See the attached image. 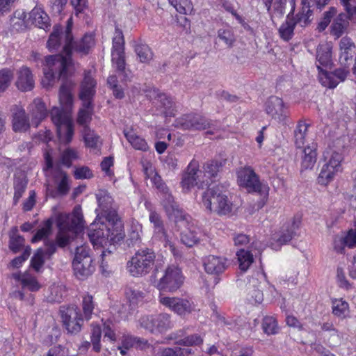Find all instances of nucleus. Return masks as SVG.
I'll return each mask as SVG.
<instances>
[{"mask_svg": "<svg viewBox=\"0 0 356 356\" xmlns=\"http://www.w3.org/2000/svg\"><path fill=\"white\" fill-rule=\"evenodd\" d=\"M98 207L95 211L106 222H95L90 225L88 236L94 245L106 246L116 243L124 237L123 224L119 218L113 199L105 190H98L95 194Z\"/></svg>", "mask_w": 356, "mask_h": 356, "instance_id": "1", "label": "nucleus"}, {"mask_svg": "<svg viewBox=\"0 0 356 356\" xmlns=\"http://www.w3.org/2000/svg\"><path fill=\"white\" fill-rule=\"evenodd\" d=\"M73 37L71 28L68 26L63 33L60 26H54L53 32L47 41V47L50 51H56L63 46V54L49 56L46 58L44 67L42 84L49 87L60 79H65L72 64L71 54Z\"/></svg>", "mask_w": 356, "mask_h": 356, "instance_id": "2", "label": "nucleus"}, {"mask_svg": "<svg viewBox=\"0 0 356 356\" xmlns=\"http://www.w3.org/2000/svg\"><path fill=\"white\" fill-rule=\"evenodd\" d=\"M225 163L226 160H210L200 169L198 161L192 160L182 176L181 185L184 192L188 193L195 186L202 189L209 186Z\"/></svg>", "mask_w": 356, "mask_h": 356, "instance_id": "3", "label": "nucleus"}, {"mask_svg": "<svg viewBox=\"0 0 356 356\" xmlns=\"http://www.w3.org/2000/svg\"><path fill=\"white\" fill-rule=\"evenodd\" d=\"M164 209L169 218H173L177 224H179V226L186 228L181 233L182 243L188 247H193L197 244L199 241V236L196 232L197 228L193 223H191V216L184 213V211L175 202L174 198L169 196L168 202L164 205Z\"/></svg>", "mask_w": 356, "mask_h": 356, "instance_id": "4", "label": "nucleus"}, {"mask_svg": "<svg viewBox=\"0 0 356 356\" xmlns=\"http://www.w3.org/2000/svg\"><path fill=\"white\" fill-rule=\"evenodd\" d=\"M57 226L59 229L57 243L60 247H64L81 232L83 227V217L76 211L72 216L60 214L57 218Z\"/></svg>", "mask_w": 356, "mask_h": 356, "instance_id": "5", "label": "nucleus"}, {"mask_svg": "<svg viewBox=\"0 0 356 356\" xmlns=\"http://www.w3.org/2000/svg\"><path fill=\"white\" fill-rule=\"evenodd\" d=\"M201 204L210 213L226 216L232 212V203L218 186L209 188L202 195Z\"/></svg>", "mask_w": 356, "mask_h": 356, "instance_id": "6", "label": "nucleus"}, {"mask_svg": "<svg viewBox=\"0 0 356 356\" xmlns=\"http://www.w3.org/2000/svg\"><path fill=\"white\" fill-rule=\"evenodd\" d=\"M95 86L96 82L90 72H86L79 94V97L83 102V108L80 109L77 118L78 123L86 128L91 120L90 109L92 99L95 94Z\"/></svg>", "mask_w": 356, "mask_h": 356, "instance_id": "7", "label": "nucleus"}, {"mask_svg": "<svg viewBox=\"0 0 356 356\" xmlns=\"http://www.w3.org/2000/svg\"><path fill=\"white\" fill-rule=\"evenodd\" d=\"M156 259L154 252L149 248L138 250L127 262V270L134 277H142L153 268Z\"/></svg>", "mask_w": 356, "mask_h": 356, "instance_id": "8", "label": "nucleus"}, {"mask_svg": "<svg viewBox=\"0 0 356 356\" xmlns=\"http://www.w3.org/2000/svg\"><path fill=\"white\" fill-rule=\"evenodd\" d=\"M51 117L56 127L60 142L64 144L70 143L72 139L74 130L69 113L59 108L54 107L51 111Z\"/></svg>", "mask_w": 356, "mask_h": 356, "instance_id": "9", "label": "nucleus"}, {"mask_svg": "<svg viewBox=\"0 0 356 356\" xmlns=\"http://www.w3.org/2000/svg\"><path fill=\"white\" fill-rule=\"evenodd\" d=\"M90 251L89 247L86 245L76 248L72 264L75 275L81 280L91 275L95 269Z\"/></svg>", "mask_w": 356, "mask_h": 356, "instance_id": "10", "label": "nucleus"}, {"mask_svg": "<svg viewBox=\"0 0 356 356\" xmlns=\"http://www.w3.org/2000/svg\"><path fill=\"white\" fill-rule=\"evenodd\" d=\"M184 280L181 269L175 265H170L165 270L155 286L160 291L174 293L182 286Z\"/></svg>", "mask_w": 356, "mask_h": 356, "instance_id": "11", "label": "nucleus"}, {"mask_svg": "<svg viewBox=\"0 0 356 356\" xmlns=\"http://www.w3.org/2000/svg\"><path fill=\"white\" fill-rule=\"evenodd\" d=\"M141 327L152 334H161L172 327L170 315L161 313L154 315H146L139 319Z\"/></svg>", "mask_w": 356, "mask_h": 356, "instance_id": "12", "label": "nucleus"}, {"mask_svg": "<svg viewBox=\"0 0 356 356\" xmlns=\"http://www.w3.org/2000/svg\"><path fill=\"white\" fill-rule=\"evenodd\" d=\"M111 56L113 65L116 68L119 75H123L124 79L126 81L128 76L125 70L124 40L122 31L118 28H115L113 38Z\"/></svg>", "mask_w": 356, "mask_h": 356, "instance_id": "13", "label": "nucleus"}, {"mask_svg": "<svg viewBox=\"0 0 356 356\" xmlns=\"http://www.w3.org/2000/svg\"><path fill=\"white\" fill-rule=\"evenodd\" d=\"M343 157L341 154L334 152L332 153L328 161L325 163L318 177V182L321 185L326 186L331 182L334 177L342 172L341 163Z\"/></svg>", "mask_w": 356, "mask_h": 356, "instance_id": "14", "label": "nucleus"}, {"mask_svg": "<svg viewBox=\"0 0 356 356\" xmlns=\"http://www.w3.org/2000/svg\"><path fill=\"white\" fill-rule=\"evenodd\" d=\"M159 302L161 305L179 316H186L195 310L194 303L186 298L169 297L160 293Z\"/></svg>", "mask_w": 356, "mask_h": 356, "instance_id": "15", "label": "nucleus"}, {"mask_svg": "<svg viewBox=\"0 0 356 356\" xmlns=\"http://www.w3.org/2000/svg\"><path fill=\"white\" fill-rule=\"evenodd\" d=\"M237 175L239 185L245 188L248 192L261 193L266 191V186L259 181L258 176L251 167L245 166L240 169Z\"/></svg>", "mask_w": 356, "mask_h": 356, "instance_id": "16", "label": "nucleus"}, {"mask_svg": "<svg viewBox=\"0 0 356 356\" xmlns=\"http://www.w3.org/2000/svg\"><path fill=\"white\" fill-rule=\"evenodd\" d=\"M301 224V217L300 216H294L291 221L282 229L279 234H275L273 240L275 243H271L272 248L279 250L280 246L289 242L296 234Z\"/></svg>", "mask_w": 356, "mask_h": 356, "instance_id": "17", "label": "nucleus"}, {"mask_svg": "<svg viewBox=\"0 0 356 356\" xmlns=\"http://www.w3.org/2000/svg\"><path fill=\"white\" fill-rule=\"evenodd\" d=\"M60 313L63 323L68 332L75 334L81 330L83 318L77 307L63 308Z\"/></svg>", "mask_w": 356, "mask_h": 356, "instance_id": "18", "label": "nucleus"}, {"mask_svg": "<svg viewBox=\"0 0 356 356\" xmlns=\"http://www.w3.org/2000/svg\"><path fill=\"white\" fill-rule=\"evenodd\" d=\"M177 127L185 130H204L211 128V122L206 118L198 114L182 115L176 120Z\"/></svg>", "mask_w": 356, "mask_h": 356, "instance_id": "19", "label": "nucleus"}, {"mask_svg": "<svg viewBox=\"0 0 356 356\" xmlns=\"http://www.w3.org/2000/svg\"><path fill=\"white\" fill-rule=\"evenodd\" d=\"M266 113L275 120L282 122L287 115L286 108L282 99L272 96L266 102Z\"/></svg>", "mask_w": 356, "mask_h": 356, "instance_id": "20", "label": "nucleus"}, {"mask_svg": "<svg viewBox=\"0 0 356 356\" xmlns=\"http://www.w3.org/2000/svg\"><path fill=\"white\" fill-rule=\"evenodd\" d=\"M45 246V248H38L31 261V266L37 272L42 268L46 258H49L56 250V246L52 241L47 243Z\"/></svg>", "mask_w": 356, "mask_h": 356, "instance_id": "21", "label": "nucleus"}, {"mask_svg": "<svg viewBox=\"0 0 356 356\" xmlns=\"http://www.w3.org/2000/svg\"><path fill=\"white\" fill-rule=\"evenodd\" d=\"M34 86V75L31 69L26 66L20 67L17 72V88L22 91H30Z\"/></svg>", "mask_w": 356, "mask_h": 356, "instance_id": "22", "label": "nucleus"}, {"mask_svg": "<svg viewBox=\"0 0 356 356\" xmlns=\"http://www.w3.org/2000/svg\"><path fill=\"white\" fill-rule=\"evenodd\" d=\"M227 266V259L222 257L209 255L204 259V270L211 275H220Z\"/></svg>", "mask_w": 356, "mask_h": 356, "instance_id": "23", "label": "nucleus"}, {"mask_svg": "<svg viewBox=\"0 0 356 356\" xmlns=\"http://www.w3.org/2000/svg\"><path fill=\"white\" fill-rule=\"evenodd\" d=\"M12 125L15 132H26L29 130V119L22 107L15 106L13 108Z\"/></svg>", "mask_w": 356, "mask_h": 356, "instance_id": "24", "label": "nucleus"}, {"mask_svg": "<svg viewBox=\"0 0 356 356\" xmlns=\"http://www.w3.org/2000/svg\"><path fill=\"white\" fill-rule=\"evenodd\" d=\"M339 62L343 66L349 65V61L352 60L355 54V46L352 40L348 37H343L339 42Z\"/></svg>", "mask_w": 356, "mask_h": 356, "instance_id": "25", "label": "nucleus"}, {"mask_svg": "<svg viewBox=\"0 0 356 356\" xmlns=\"http://www.w3.org/2000/svg\"><path fill=\"white\" fill-rule=\"evenodd\" d=\"M332 44L331 42H324L319 44L316 49V60L318 65L330 67L332 64Z\"/></svg>", "mask_w": 356, "mask_h": 356, "instance_id": "26", "label": "nucleus"}, {"mask_svg": "<svg viewBox=\"0 0 356 356\" xmlns=\"http://www.w3.org/2000/svg\"><path fill=\"white\" fill-rule=\"evenodd\" d=\"M32 124L37 127L47 115V108L44 102L40 99H35L29 106Z\"/></svg>", "mask_w": 356, "mask_h": 356, "instance_id": "27", "label": "nucleus"}, {"mask_svg": "<svg viewBox=\"0 0 356 356\" xmlns=\"http://www.w3.org/2000/svg\"><path fill=\"white\" fill-rule=\"evenodd\" d=\"M273 22L282 17L285 13L286 0H263Z\"/></svg>", "mask_w": 356, "mask_h": 356, "instance_id": "28", "label": "nucleus"}, {"mask_svg": "<svg viewBox=\"0 0 356 356\" xmlns=\"http://www.w3.org/2000/svg\"><path fill=\"white\" fill-rule=\"evenodd\" d=\"M12 277L19 282L23 288H27L31 291H38L40 288L36 278L28 273H15Z\"/></svg>", "mask_w": 356, "mask_h": 356, "instance_id": "29", "label": "nucleus"}, {"mask_svg": "<svg viewBox=\"0 0 356 356\" xmlns=\"http://www.w3.org/2000/svg\"><path fill=\"white\" fill-rule=\"evenodd\" d=\"M30 19L33 24L40 29L49 26V18L47 14L40 7H35L30 13Z\"/></svg>", "mask_w": 356, "mask_h": 356, "instance_id": "30", "label": "nucleus"}, {"mask_svg": "<svg viewBox=\"0 0 356 356\" xmlns=\"http://www.w3.org/2000/svg\"><path fill=\"white\" fill-rule=\"evenodd\" d=\"M349 24L347 15L344 13H340L334 19L331 25V34L337 38H340Z\"/></svg>", "mask_w": 356, "mask_h": 356, "instance_id": "31", "label": "nucleus"}, {"mask_svg": "<svg viewBox=\"0 0 356 356\" xmlns=\"http://www.w3.org/2000/svg\"><path fill=\"white\" fill-rule=\"evenodd\" d=\"M125 295L131 307H136L143 302L145 293L137 286H128L125 290Z\"/></svg>", "mask_w": 356, "mask_h": 356, "instance_id": "32", "label": "nucleus"}, {"mask_svg": "<svg viewBox=\"0 0 356 356\" xmlns=\"http://www.w3.org/2000/svg\"><path fill=\"white\" fill-rule=\"evenodd\" d=\"M302 154V168L305 170L312 169L316 161L317 154L315 145L307 146L303 149Z\"/></svg>", "mask_w": 356, "mask_h": 356, "instance_id": "33", "label": "nucleus"}, {"mask_svg": "<svg viewBox=\"0 0 356 356\" xmlns=\"http://www.w3.org/2000/svg\"><path fill=\"white\" fill-rule=\"evenodd\" d=\"M124 136L131 146L136 149L147 151L148 145L145 139L138 136L132 129L124 131Z\"/></svg>", "mask_w": 356, "mask_h": 356, "instance_id": "34", "label": "nucleus"}, {"mask_svg": "<svg viewBox=\"0 0 356 356\" xmlns=\"http://www.w3.org/2000/svg\"><path fill=\"white\" fill-rule=\"evenodd\" d=\"M309 124L304 121H299L294 130V142L297 147H302L306 139Z\"/></svg>", "mask_w": 356, "mask_h": 356, "instance_id": "35", "label": "nucleus"}, {"mask_svg": "<svg viewBox=\"0 0 356 356\" xmlns=\"http://www.w3.org/2000/svg\"><path fill=\"white\" fill-rule=\"evenodd\" d=\"M153 238L163 243L165 247L168 246L171 252L175 254V245L171 241V238L168 234L164 225L153 230Z\"/></svg>", "mask_w": 356, "mask_h": 356, "instance_id": "36", "label": "nucleus"}, {"mask_svg": "<svg viewBox=\"0 0 356 356\" xmlns=\"http://www.w3.org/2000/svg\"><path fill=\"white\" fill-rule=\"evenodd\" d=\"M95 44L94 36L92 34H86L80 41L72 43V48L77 52L86 54L90 49Z\"/></svg>", "mask_w": 356, "mask_h": 356, "instance_id": "37", "label": "nucleus"}, {"mask_svg": "<svg viewBox=\"0 0 356 356\" xmlns=\"http://www.w3.org/2000/svg\"><path fill=\"white\" fill-rule=\"evenodd\" d=\"M318 70V78L321 83L328 88H334L339 84V81L335 79L333 72H327L323 70L320 65H317Z\"/></svg>", "mask_w": 356, "mask_h": 356, "instance_id": "38", "label": "nucleus"}, {"mask_svg": "<svg viewBox=\"0 0 356 356\" xmlns=\"http://www.w3.org/2000/svg\"><path fill=\"white\" fill-rule=\"evenodd\" d=\"M161 113L165 116H173L175 113V104L166 95L160 96V101L156 103Z\"/></svg>", "mask_w": 356, "mask_h": 356, "instance_id": "39", "label": "nucleus"}, {"mask_svg": "<svg viewBox=\"0 0 356 356\" xmlns=\"http://www.w3.org/2000/svg\"><path fill=\"white\" fill-rule=\"evenodd\" d=\"M295 26L296 22L294 19H291L289 14L285 22H284L279 29V33L281 38L285 41L291 39L293 35Z\"/></svg>", "mask_w": 356, "mask_h": 356, "instance_id": "40", "label": "nucleus"}, {"mask_svg": "<svg viewBox=\"0 0 356 356\" xmlns=\"http://www.w3.org/2000/svg\"><path fill=\"white\" fill-rule=\"evenodd\" d=\"M239 268L242 271H246L253 262V255L250 250L241 249L236 253Z\"/></svg>", "mask_w": 356, "mask_h": 356, "instance_id": "41", "label": "nucleus"}, {"mask_svg": "<svg viewBox=\"0 0 356 356\" xmlns=\"http://www.w3.org/2000/svg\"><path fill=\"white\" fill-rule=\"evenodd\" d=\"M332 308L333 314L341 318H346L349 313L348 303L342 299L333 300Z\"/></svg>", "mask_w": 356, "mask_h": 356, "instance_id": "42", "label": "nucleus"}, {"mask_svg": "<svg viewBox=\"0 0 356 356\" xmlns=\"http://www.w3.org/2000/svg\"><path fill=\"white\" fill-rule=\"evenodd\" d=\"M52 225L53 220L51 218L45 220L32 238L31 242L36 243L46 238L51 233Z\"/></svg>", "mask_w": 356, "mask_h": 356, "instance_id": "43", "label": "nucleus"}, {"mask_svg": "<svg viewBox=\"0 0 356 356\" xmlns=\"http://www.w3.org/2000/svg\"><path fill=\"white\" fill-rule=\"evenodd\" d=\"M65 294V290L63 286L54 284L49 289L47 300L49 302H60Z\"/></svg>", "mask_w": 356, "mask_h": 356, "instance_id": "44", "label": "nucleus"}, {"mask_svg": "<svg viewBox=\"0 0 356 356\" xmlns=\"http://www.w3.org/2000/svg\"><path fill=\"white\" fill-rule=\"evenodd\" d=\"M257 282V279L252 278L250 281L248 286V293L249 296V300L252 302L260 303L263 301L264 295L262 291L255 287V284Z\"/></svg>", "mask_w": 356, "mask_h": 356, "instance_id": "45", "label": "nucleus"}, {"mask_svg": "<svg viewBox=\"0 0 356 356\" xmlns=\"http://www.w3.org/2000/svg\"><path fill=\"white\" fill-rule=\"evenodd\" d=\"M55 179L57 182L58 192L61 195L67 194L70 190L69 178L67 173L63 170H60Z\"/></svg>", "mask_w": 356, "mask_h": 356, "instance_id": "46", "label": "nucleus"}, {"mask_svg": "<svg viewBox=\"0 0 356 356\" xmlns=\"http://www.w3.org/2000/svg\"><path fill=\"white\" fill-rule=\"evenodd\" d=\"M218 37L223 41L227 47H232L235 41L236 37L231 27H225L218 31Z\"/></svg>", "mask_w": 356, "mask_h": 356, "instance_id": "47", "label": "nucleus"}, {"mask_svg": "<svg viewBox=\"0 0 356 356\" xmlns=\"http://www.w3.org/2000/svg\"><path fill=\"white\" fill-rule=\"evenodd\" d=\"M168 1L180 14L188 15L193 10L191 0H168Z\"/></svg>", "mask_w": 356, "mask_h": 356, "instance_id": "48", "label": "nucleus"}, {"mask_svg": "<svg viewBox=\"0 0 356 356\" xmlns=\"http://www.w3.org/2000/svg\"><path fill=\"white\" fill-rule=\"evenodd\" d=\"M59 99L61 105L66 108L70 107L72 104V96L67 81L63 83L60 88Z\"/></svg>", "mask_w": 356, "mask_h": 356, "instance_id": "49", "label": "nucleus"}, {"mask_svg": "<svg viewBox=\"0 0 356 356\" xmlns=\"http://www.w3.org/2000/svg\"><path fill=\"white\" fill-rule=\"evenodd\" d=\"M79 158L76 149L67 148L60 153V161L65 166L70 168L74 161Z\"/></svg>", "mask_w": 356, "mask_h": 356, "instance_id": "50", "label": "nucleus"}, {"mask_svg": "<svg viewBox=\"0 0 356 356\" xmlns=\"http://www.w3.org/2000/svg\"><path fill=\"white\" fill-rule=\"evenodd\" d=\"M107 83L113 90V95L118 99L124 97V87L122 84L118 83V79L116 75H111L107 79Z\"/></svg>", "mask_w": 356, "mask_h": 356, "instance_id": "51", "label": "nucleus"}, {"mask_svg": "<svg viewBox=\"0 0 356 356\" xmlns=\"http://www.w3.org/2000/svg\"><path fill=\"white\" fill-rule=\"evenodd\" d=\"M262 329L268 335L277 333L278 326L275 318L272 316H265L262 321Z\"/></svg>", "mask_w": 356, "mask_h": 356, "instance_id": "52", "label": "nucleus"}, {"mask_svg": "<svg viewBox=\"0 0 356 356\" xmlns=\"http://www.w3.org/2000/svg\"><path fill=\"white\" fill-rule=\"evenodd\" d=\"M95 306V305L93 302V298L92 296L87 294L83 297L82 309L84 317L86 320L90 319Z\"/></svg>", "mask_w": 356, "mask_h": 356, "instance_id": "53", "label": "nucleus"}, {"mask_svg": "<svg viewBox=\"0 0 356 356\" xmlns=\"http://www.w3.org/2000/svg\"><path fill=\"white\" fill-rule=\"evenodd\" d=\"M135 51L142 63H147L152 58V53L147 44H137L135 47Z\"/></svg>", "mask_w": 356, "mask_h": 356, "instance_id": "54", "label": "nucleus"}, {"mask_svg": "<svg viewBox=\"0 0 356 356\" xmlns=\"http://www.w3.org/2000/svg\"><path fill=\"white\" fill-rule=\"evenodd\" d=\"M13 79V72L9 69L0 70V93L4 92Z\"/></svg>", "mask_w": 356, "mask_h": 356, "instance_id": "55", "label": "nucleus"}, {"mask_svg": "<svg viewBox=\"0 0 356 356\" xmlns=\"http://www.w3.org/2000/svg\"><path fill=\"white\" fill-rule=\"evenodd\" d=\"M202 342L201 337L197 334H194L177 340L176 343L185 346H193L200 345Z\"/></svg>", "mask_w": 356, "mask_h": 356, "instance_id": "56", "label": "nucleus"}, {"mask_svg": "<svg viewBox=\"0 0 356 356\" xmlns=\"http://www.w3.org/2000/svg\"><path fill=\"white\" fill-rule=\"evenodd\" d=\"M27 185V181L24 179L17 178L14 182V200L15 202H17L22 197L23 193H24Z\"/></svg>", "mask_w": 356, "mask_h": 356, "instance_id": "57", "label": "nucleus"}, {"mask_svg": "<svg viewBox=\"0 0 356 356\" xmlns=\"http://www.w3.org/2000/svg\"><path fill=\"white\" fill-rule=\"evenodd\" d=\"M152 181L156 188H158L161 192L167 195L165 200L163 201L164 206L165 204L168 202V199L169 196L172 197V198L173 197L171 195L168 194V188L163 181L161 177L159 175L155 173L153 177L152 178Z\"/></svg>", "mask_w": 356, "mask_h": 356, "instance_id": "58", "label": "nucleus"}, {"mask_svg": "<svg viewBox=\"0 0 356 356\" xmlns=\"http://www.w3.org/2000/svg\"><path fill=\"white\" fill-rule=\"evenodd\" d=\"M102 334L101 327L98 325L93 326L91 334V341L93 345V349L96 352H99L100 347V338Z\"/></svg>", "mask_w": 356, "mask_h": 356, "instance_id": "59", "label": "nucleus"}, {"mask_svg": "<svg viewBox=\"0 0 356 356\" xmlns=\"http://www.w3.org/2000/svg\"><path fill=\"white\" fill-rule=\"evenodd\" d=\"M74 177L76 179H90L93 177V174L88 167L81 166L75 168Z\"/></svg>", "mask_w": 356, "mask_h": 356, "instance_id": "60", "label": "nucleus"}, {"mask_svg": "<svg viewBox=\"0 0 356 356\" xmlns=\"http://www.w3.org/2000/svg\"><path fill=\"white\" fill-rule=\"evenodd\" d=\"M311 15L312 11L309 8H307L306 11L303 9L302 12L298 13L294 19L296 24H298L302 27L307 26L310 22L309 17Z\"/></svg>", "mask_w": 356, "mask_h": 356, "instance_id": "61", "label": "nucleus"}, {"mask_svg": "<svg viewBox=\"0 0 356 356\" xmlns=\"http://www.w3.org/2000/svg\"><path fill=\"white\" fill-rule=\"evenodd\" d=\"M113 165V159L111 156L105 157L101 163L102 170L104 171L109 177H112L114 175L111 168Z\"/></svg>", "mask_w": 356, "mask_h": 356, "instance_id": "62", "label": "nucleus"}, {"mask_svg": "<svg viewBox=\"0 0 356 356\" xmlns=\"http://www.w3.org/2000/svg\"><path fill=\"white\" fill-rule=\"evenodd\" d=\"M346 247V241L343 235H337L334 238L333 248L338 253H343Z\"/></svg>", "mask_w": 356, "mask_h": 356, "instance_id": "63", "label": "nucleus"}, {"mask_svg": "<svg viewBox=\"0 0 356 356\" xmlns=\"http://www.w3.org/2000/svg\"><path fill=\"white\" fill-rule=\"evenodd\" d=\"M346 241V247L353 248L356 247V229H350L346 234H343Z\"/></svg>", "mask_w": 356, "mask_h": 356, "instance_id": "64", "label": "nucleus"}]
</instances>
